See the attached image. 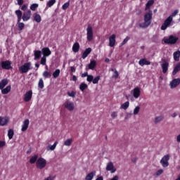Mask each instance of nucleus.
I'll list each match as a JSON object with an SVG mask.
<instances>
[{"instance_id": "f257e3e1", "label": "nucleus", "mask_w": 180, "mask_h": 180, "mask_svg": "<svg viewBox=\"0 0 180 180\" xmlns=\"http://www.w3.org/2000/svg\"><path fill=\"white\" fill-rule=\"evenodd\" d=\"M153 19V11L149 10L144 15V22L139 24V27L142 29H147L148 26L151 25V20Z\"/></svg>"}, {"instance_id": "f03ea898", "label": "nucleus", "mask_w": 180, "mask_h": 180, "mask_svg": "<svg viewBox=\"0 0 180 180\" xmlns=\"http://www.w3.org/2000/svg\"><path fill=\"white\" fill-rule=\"evenodd\" d=\"M30 70H32V62L25 63L19 68V71H20L22 74L29 72Z\"/></svg>"}, {"instance_id": "7ed1b4c3", "label": "nucleus", "mask_w": 180, "mask_h": 180, "mask_svg": "<svg viewBox=\"0 0 180 180\" xmlns=\"http://www.w3.org/2000/svg\"><path fill=\"white\" fill-rule=\"evenodd\" d=\"M86 30L87 41H92L94 40V28L91 25H89Z\"/></svg>"}, {"instance_id": "20e7f679", "label": "nucleus", "mask_w": 180, "mask_h": 180, "mask_svg": "<svg viewBox=\"0 0 180 180\" xmlns=\"http://www.w3.org/2000/svg\"><path fill=\"white\" fill-rule=\"evenodd\" d=\"M37 168L39 169H43V168L46 167V165H47V161L43 158H39L36 162Z\"/></svg>"}, {"instance_id": "39448f33", "label": "nucleus", "mask_w": 180, "mask_h": 180, "mask_svg": "<svg viewBox=\"0 0 180 180\" xmlns=\"http://www.w3.org/2000/svg\"><path fill=\"white\" fill-rule=\"evenodd\" d=\"M178 39V37L170 35L169 38H165L164 41L166 44H175Z\"/></svg>"}, {"instance_id": "423d86ee", "label": "nucleus", "mask_w": 180, "mask_h": 180, "mask_svg": "<svg viewBox=\"0 0 180 180\" xmlns=\"http://www.w3.org/2000/svg\"><path fill=\"white\" fill-rule=\"evenodd\" d=\"M63 106L69 110V112H72L74 109H75V105L72 101H70L69 100H66L63 104Z\"/></svg>"}, {"instance_id": "0eeeda50", "label": "nucleus", "mask_w": 180, "mask_h": 180, "mask_svg": "<svg viewBox=\"0 0 180 180\" xmlns=\"http://www.w3.org/2000/svg\"><path fill=\"white\" fill-rule=\"evenodd\" d=\"M172 20H173L172 17H167L160 27L161 30H167V28L171 26V23H172Z\"/></svg>"}, {"instance_id": "6e6552de", "label": "nucleus", "mask_w": 180, "mask_h": 180, "mask_svg": "<svg viewBox=\"0 0 180 180\" xmlns=\"http://www.w3.org/2000/svg\"><path fill=\"white\" fill-rule=\"evenodd\" d=\"M1 67L3 70H12V62L11 60H3L1 62Z\"/></svg>"}, {"instance_id": "1a4fd4ad", "label": "nucleus", "mask_w": 180, "mask_h": 180, "mask_svg": "<svg viewBox=\"0 0 180 180\" xmlns=\"http://www.w3.org/2000/svg\"><path fill=\"white\" fill-rule=\"evenodd\" d=\"M168 161H169V155H166L161 159L160 164L163 168H167L169 165Z\"/></svg>"}, {"instance_id": "9d476101", "label": "nucleus", "mask_w": 180, "mask_h": 180, "mask_svg": "<svg viewBox=\"0 0 180 180\" xmlns=\"http://www.w3.org/2000/svg\"><path fill=\"white\" fill-rule=\"evenodd\" d=\"M131 94L135 98V99H139L140 98V95H141V91L139 87H135L134 89L131 91Z\"/></svg>"}, {"instance_id": "9b49d317", "label": "nucleus", "mask_w": 180, "mask_h": 180, "mask_svg": "<svg viewBox=\"0 0 180 180\" xmlns=\"http://www.w3.org/2000/svg\"><path fill=\"white\" fill-rule=\"evenodd\" d=\"M105 169L106 171H110L111 174H115L116 172V167H115V165H113V162H112L107 163Z\"/></svg>"}, {"instance_id": "f8f14e48", "label": "nucleus", "mask_w": 180, "mask_h": 180, "mask_svg": "<svg viewBox=\"0 0 180 180\" xmlns=\"http://www.w3.org/2000/svg\"><path fill=\"white\" fill-rule=\"evenodd\" d=\"M160 65L162 67L163 74H167L169 67V63L165 60H163V62L160 63Z\"/></svg>"}, {"instance_id": "ddd939ff", "label": "nucleus", "mask_w": 180, "mask_h": 180, "mask_svg": "<svg viewBox=\"0 0 180 180\" xmlns=\"http://www.w3.org/2000/svg\"><path fill=\"white\" fill-rule=\"evenodd\" d=\"M32 96H33V91L32 90L27 91L24 95V98H23L24 102H30V101H32Z\"/></svg>"}, {"instance_id": "4468645a", "label": "nucleus", "mask_w": 180, "mask_h": 180, "mask_svg": "<svg viewBox=\"0 0 180 180\" xmlns=\"http://www.w3.org/2000/svg\"><path fill=\"white\" fill-rule=\"evenodd\" d=\"M180 84V79H174L172 81L170 82L169 83V86L171 89H174V88H176Z\"/></svg>"}, {"instance_id": "2eb2a0df", "label": "nucleus", "mask_w": 180, "mask_h": 180, "mask_svg": "<svg viewBox=\"0 0 180 180\" xmlns=\"http://www.w3.org/2000/svg\"><path fill=\"white\" fill-rule=\"evenodd\" d=\"M116 44V34H113L109 37V46L115 47Z\"/></svg>"}, {"instance_id": "dca6fc26", "label": "nucleus", "mask_w": 180, "mask_h": 180, "mask_svg": "<svg viewBox=\"0 0 180 180\" xmlns=\"http://www.w3.org/2000/svg\"><path fill=\"white\" fill-rule=\"evenodd\" d=\"M31 16H32V11L30 10H28L27 11L23 13L22 19L24 22H27V20L30 19Z\"/></svg>"}, {"instance_id": "f3484780", "label": "nucleus", "mask_w": 180, "mask_h": 180, "mask_svg": "<svg viewBox=\"0 0 180 180\" xmlns=\"http://www.w3.org/2000/svg\"><path fill=\"white\" fill-rule=\"evenodd\" d=\"M41 53H43V57H49V56H51V51L49 47H45L41 49Z\"/></svg>"}, {"instance_id": "a211bd4d", "label": "nucleus", "mask_w": 180, "mask_h": 180, "mask_svg": "<svg viewBox=\"0 0 180 180\" xmlns=\"http://www.w3.org/2000/svg\"><path fill=\"white\" fill-rule=\"evenodd\" d=\"M30 122L29 121V120H25L23 121L22 124V127H21V131H26V130H27V129H29V124H30Z\"/></svg>"}, {"instance_id": "6ab92c4d", "label": "nucleus", "mask_w": 180, "mask_h": 180, "mask_svg": "<svg viewBox=\"0 0 180 180\" xmlns=\"http://www.w3.org/2000/svg\"><path fill=\"white\" fill-rule=\"evenodd\" d=\"M9 123V118L8 117H0V126H6Z\"/></svg>"}, {"instance_id": "aec40b11", "label": "nucleus", "mask_w": 180, "mask_h": 180, "mask_svg": "<svg viewBox=\"0 0 180 180\" xmlns=\"http://www.w3.org/2000/svg\"><path fill=\"white\" fill-rule=\"evenodd\" d=\"M91 51H92L91 48L86 49L82 55V58H83V60H85V58H86L88 57V56H89V54H91Z\"/></svg>"}, {"instance_id": "412c9836", "label": "nucleus", "mask_w": 180, "mask_h": 180, "mask_svg": "<svg viewBox=\"0 0 180 180\" xmlns=\"http://www.w3.org/2000/svg\"><path fill=\"white\" fill-rule=\"evenodd\" d=\"M139 65H141V67H144V65H150V64H151V62H150L146 58H141L139 61Z\"/></svg>"}, {"instance_id": "4be33fe9", "label": "nucleus", "mask_w": 180, "mask_h": 180, "mask_svg": "<svg viewBox=\"0 0 180 180\" xmlns=\"http://www.w3.org/2000/svg\"><path fill=\"white\" fill-rule=\"evenodd\" d=\"M87 67L88 70H91L92 71H94V70H95V68H96V60H90V63L87 65Z\"/></svg>"}, {"instance_id": "5701e85b", "label": "nucleus", "mask_w": 180, "mask_h": 180, "mask_svg": "<svg viewBox=\"0 0 180 180\" xmlns=\"http://www.w3.org/2000/svg\"><path fill=\"white\" fill-rule=\"evenodd\" d=\"M34 60L35 61H37V60L40 59V57H41V51H39V50H35L34 51Z\"/></svg>"}, {"instance_id": "b1692460", "label": "nucleus", "mask_w": 180, "mask_h": 180, "mask_svg": "<svg viewBox=\"0 0 180 180\" xmlns=\"http://www.w3.org/2000/svg\"><path fill=\"white\" fill-rule=\"evenodd\" d=\"M33 20H34V22H37V23H40V22H41V16L40 15V14H38L37 13H34Z\"/></svg>"}, {"instance_id": "393cba45", "label": "nucleus", "mask_w": 180, "mask_h": 180, "mask_svg": "<svg viewBox=\"0 0 180 180\" xmlns=\"http://www.w3.org/2000/svg\"><path fill=\"white\" fill-rule=\"evenodd\" d=\"M11 89H12V87L11 85L7 86L5 89H0L1 91L2 95H7V94H9L11 92Z\"/></svg>"}, {"instance_id": "a878e982", "label": "nucleus", "mask_w": 180, "mask_h": 180, "mask_svg": "<svg viewBox=\"0 0 180 180\" xmlns=\"http://www.w3.org/2000/svg\"><path fill=\"white\" fill-rule=\"evenodd\" d=\"M57 144H58V141H56L53 145L48 146L46 147L47 151H54L57 147Z\"/></svg>"}, {"instance_id": "bb28decb", "label": "nucleus", "mask_w": 180, "mask_h": 180, "mask_svg": "<svg viewBox=\"0 0 180 180\" xmlns=\"http://www.w3.org/2000/svg\"><path fill=\"white\" fill-rule=\"evenodd\" d=\"M180 71V62L178 63L174 68L172 75H176Z\"/></svg>"}, {"instance_id": "cd10ccee", "label": "nucleus", "mask_w": 180, "mask_h": 180, "mask_svg": "<svg viewBox=\"0 0 180 180\" xmlns=\"http://www.w3.org/2000/svg\"><path fill=\"white\" fill-rule=\"evenodd\" d=\"M95 175H96V172H91L86 176L85 180H92L94 179V176H95Z\"/></svg>"}, {"instance_id": "c85d7f7f", "label": "nucleus", "mask_w": 180, "mask_h": 180, "mask_svg": "<svg viewBox=\"0 0 180 180\" xmlns=\"http://www.w3.org/2000/svg\"><path fill=\"white\" fill-rule=\"evenodd\" d=\"M7 84H9V80L8 79H3L0 82V89H3Z\"/></svg>"}, {"instance_id": "c756f323", "label": "nucleus", "mask_w": 180, "mask_h": 180, "mask_svg": "<svg viewBox=\"0 0 180 180\" xmlns=\"http://www.w3.org/2000/svg\"><path fill=\"white\" fill-rule=\"evenodd\" d=\"M79 43L75 42L72 46L73 53H78L79 51Z\"/></svg>"}, {"instance_id": "7c9ffc66", "label": "nucleus", "mask_w": 180, "mask_h": 180, "mask_svg": "<svg viewBox=\"0 0 180 180\" xmlns=\"http://www.w3.org/2000/svg\"><path fill=\"white\" fill-rule=\"evenodd\" d=\"M173 57H174V61H179L180 51H176L174 52Z\"/></svg>"}, {"instance_id": "2f4dec72", "label": "nucleus", "mask_w": 180, "mask_h": 180, "mask_svg": "<svg viewBox=\"0 0 180 180\" xmlns=\"http://www.w3.org/2000/svg\"><path fill=\"white\" fill-rule=\"evenodd\" d=\"M153 5H154V0L148 1L146 8H145V11H148V9H150V8H151V6H153Z\"/></svg>"}, {"instance_id": "473e14b6", "label": "nucleus", "mask_w": 180, "mask_h": 180, "mask_svg": "<svg viewBox=\"0 0 180 180\" xmlns=\"http://www.w3.org/2000/svg\"><path fill=\"white\" fill-rule=\"evenodd\" d=\"M15 135V131H13V129H10L8 131V137L9 140H12L13 139V136Z\"/></svg>"}, {"instance_id": "72a5a7b5", "label": "nucleus", "mask_w": 180, "mask_h": 180, "mask_svg": "<svg viewBox=\"0 0 180 180\" xmlns=\"http://www.w3.org/2000/svg\"><path fill=\"white\" fill-rule=\"evenodd\" d=\"M88 89V84L85 83H81L79 85V89L82 91V92H84L85 89Z\"/></svg>"}, {"instance_id": "f704fd0d", "label": "nucleus", "mask_w": 180, "mask_h": 180, "mask_svg": "<svg viewBox=\"0 0 180 180\" xmlns=\"http://www.w3.org/2000/svg\"><path fill=\"white\" fill-rule=\"evenodd\" d=\"M129 105H130V103L129 101H127V102L124 103L123 104H122L120 108L124 109V110H126L129 108Z\"/></svg>"}, {"instance_id": "c9c22d12", "label": "nucleus", "mask_w": 180, "mask_h": 180, "mask_svg": "<svg viewBox=\"0 0 180 180\" xmlns=\"http://www.w3.org/2000/svg\"><path fill=\"white\" fill-rule=\"evenodd\" d=\"M56 2H57V1L56 0H49L47 3H46V6L48 8H51V6H53Z\"/></svg>"}, {"instance_id": "e433bc0d", "label": "nucleus", "mask_w": 180, "mask_h": 180, "mask_svg": "<svg viewBox=\"0 0 180 180\" xmlns=\"http://www.w3.org/2000/svg\"><path fill=\"white\" fill-rule=\"evenodd\" d=\"M60 69H56L53 73V78H58V77H60Z\"/></svg>"}, {"instance_id": "4c0bfd02", "label": "nucleus", "mask_w": 180, "mask_h": 180, "mask_svg": "<svg viewBox=\"0 0 180 180\" xmlns=\"http://www.w3.org/2000/svg\"><path fill=\"white\" fill-rule=\"evenodd\" d=\"M72 144V139H68L64 142V146H66L68 147H70Z\"/></svg>"}, {"instance_id": "58836bf2", "label": "nucleus", "mask_w": 180, "mask_h": 180, "mask_svg": "<svg viewBox=\"0 0 180 180\" xmlns=\"http://www.w3.org/2000/svg\"><path fill=\"white\" fill-rule=\"evenodd\" d=\"M38 87L40 88V89H43V88H44V82L43 81V79H39Z\"/></svg>"}, {"instance_id": "ea45409f", "label": "nucleus", "mask_w": 180, "mask_h": 180, "mask_svg": "<svg viewBox=\"0 0 180 180\" xmlns=\"http://www.w3.org/2000/svg\"><path fill=\"white\" fill-rule=\"evenodd\" d=\"M37 161V155H34L32 157H31L30 160V164H34V162H36Z\"/></svg>"}, {"instance_id": "a19ab883", "label": "nucleus", "mask_w": 180, "mask_h": 180, "mask_svg": "<svg viewBox=\"0 0 180 180\" xmlns=\"http://www.w3.org/2000/svg\"><path fill=\"white\" fill-rule=\"evenodd\" d=\"M163 119H164V117L162 115L156 117L155 118L154 122H155V123H160V122H162Z\"/></svg>"}, {"instance_id": "79ce46f5", "label": "nucleus", "mask_w": 180, "mask_h": 180, "mask_svg": "<svg viewBox=\"0 0 180 180\" xmlns=\"http://www.w3.org/2000/svg\"><path fill=\"white\" fill-rule=\"evenodd\" d=\"M111 71H113L115 74L112 75V78H115V79L119 78V72H117L116 69H112Z\"/></svg>"}, {"instance_id": "37998d69", "label": "nucleus", "mask_w": 180, "mask_h": 180, "mask_svg": "<svg viewBox=\"0 0 180 180\" xmlns=\"http://www.w3.org/2000/svg\"><path fill=\"white\" fill-rule=\"evenodd\" d=\"M70 7V1H68L66 3H65L63 6H62V9L63 11H67V9H68V8Z\"/></svg>"}, {"instance_id": "c03bdc74", "label": "nucleus", "mask_w": 180, "mask_h": 180, "mask_svg": "<svg viewBox=\"0 0 180 180\" xmlns=\"http://www.w3.org/2000/svg\"><path fill=\"white\" fill-rule=\"evenodd\" d=\"M39 8V4H32L30 6L31 11H36Z\"/></svg>"}, {"instance_id": "a18cd8bd", "label": "nucleus", "mask_w": 180, "mask_h": 180, "mask_svg": "<svg viewBox=\"0 0 180 180\" xmlns=\"http://www.w3.org/2000/svg\"><path fill=\"white\" fill-rule=\"evenodd\" d=\"M163 173L164 170L162 169H160L155 173L154 176H160V175H162Z\"/></svg>"}, {"instance_id": "49530a36", "label": "nucleus", "mask_w": 180, "mask_h": 180, "mask_svg": "<svg viewBox=\"0 0 180 180\" xmlns=\"http://www.w3.org/2000/svg\"><path fill=\"white\" fill-rule=\"evenodd\" d=\"M46 61H47V58H46L45 56H42L41 58L40 64L41 65H46Z\"/></svg>"}, {"instance_id": "de8ad7c7", "label": "nucleus", "mask_w": 180, "mask_h": 180, "mask_svg": "<svg viewBox=\"0 0 180 180\" xmlns=\"http://www.w3.org/2000/svg\"><path fill=\"white\" fill-rule=\"evenodd\" d=\"M18 30H23L25 29V23L23 22H18Z\"/></svg>"}, {"instance_id": "09e8293b", "label": "nucleus", "mask_w": 180, "mask_h": 180, "mask_svg": "<svg viewBox=\"0 0 180 180\" xmlns=\"http://www.w3.org/2000/svg\"><path fill=\"white\" fill-rule=\"evenodd\" d=\"M100 79H101V76H97V77H93V81H92V82H93V84H98V82H99V81H100Z\"/></svg>"}, {"instance_id": "8fccbe9b", "label": "nucleus", "mask_w": 180, "mask_h": 180, "mask_svg": "<svg viewBox=\"0 0 180 180\" xmlns=\"http://www.w3.org/2000/svg\"><path fill=\"white\" fill-rule=\"evenodd\" d=\"M68 96H70V98H75V95H77V92L72 91H68Z\"/></svg>"}, {"instance_id": "3c124183", "label": "nucleus", "mask_w": 180, "mask_h": 180, "mask_svg": "<svg viewBox=\"0 0 180 180\" xmlns=\"http://www.w3.org/2000/svg\"><path fill=\"white\" fill-rule=\"evenodd\" d=\"M179 13V10H175L173 13H172V14L169 16V18H172V19L173 20L174 16H176V15H178V13Z\"/></svg>"}, {"instance_id": "603ef678", "label": "nucleus", "mask_w": 180, "mask_h": 180, "mask_svg": "<svg viewBox=\"0 0 180 180\" xmlns=\"http://www.w3.org/2000/svg\"><path fill=\"white\" fill-rule=\"evenodd\" d=\"M129 40H130V37H127L120 44V46L122 47V46H124V44H126V43H127V41H129Z\"/></svg>"}, {"instance_id": "864d4df0", "label": "nucleus", "mask_w": 180, "mask_h": 180, "mask_svg": "<svg viewBox=\"0 0 180 180\" xmlns=\"http://www.w3.org/2000/svg\"><path fill=\"white\" fill-rule=\"evenodd\" d=\"M43 77H44L45 78H50V77H51V75H50L49 72L44 71L43 72Z\"/></svg>"}, {"instance_id": "5fc2aeb1", "label": "nucleus", "mask_w": 180, "mask_h": 180, "mask_svg": "<svg viewBox=\"0 0 180 180\" xmlns=\"http://www.w3.org/2000/svg\"><path fill=\"white\" fill-rule=\"evenodd\" d=\"M93 79H94V75H89L87 76V78H86L87 82H92Z\"/></svg>"}, {"instance_id": "6e6d98bb", "label": "nucleus", "mask_w": 180, "mask_h": 180, "mask_svg": "<svg viewBox=\"0 0 180 180\" xmlns=\"http://www.w3.org/2000/svg\"><path fill=\"white\" fill-rule=\"evenodd\" d=\"M139 112H140V107L136 106L134 110V115H139Z\"/></svg>"}, {"instance_id": "4d7b16f0", "label": "nucleus", "mask_w": 180, "mask_h": 180, "mask_svg": "<svg viewBox=\"0 0 180 180\" xmlns=\"http://www.w3.org/2000/svg\"><path fill=\"white\" fill-rule=\"evenodd\" d=\"M15 15H17V18L22 17V11L20 10H16Z\"/></svg>"}, {"instance_id": "13d9d810", "label": "nucleus", "mask_w": 180, "mask_h": 180, "mask_svg": "<svg viewBox=\"0 0 180 180\" xmlns=\"http://www.w3.org/2000/svg\"><path fill=\"white\" fill-rule=\"evenodd\" d=\"M6 146V142L5 141H0V148L5 147Z\"/></svg>"}, {"instance_id": "bf43d9fd", "label": "nucleus", "mask_w": 180, "mask_h": 180, "mask_svg": "<svg viewBox=\"0 0 180 180\" xmlns=\"http://www.w3.org/2000/svg\"><path fill=\"white\" fill-rule=\"evenodd\" d=\"M111 117H112V119H115V117H117V112H112L111 113Z\"/></svg>"}, {"instance_id": "052dcab7", "label": "nucleus", "mask_w": 180, "mask_h": 180, "mask_svg": "<svg viewBox=\"0 0 180 180\" xmlns=\"http://www.w3.org/2000/svg\"><path fill=\"white\" fill-rule=\"evenodd\" d=\"M26 9H27V5H26V4L22 5L21 7V10L26 11Z\"/></svg>"}, {"instance_id": "680f3d73", "label": "nucleus", "mask_w": 180, "mask_h": 180, "mask_svg": "<svg viewBox=\"0 0 180 180\" xmlns=\"http://www.w3.org/2000/svg\"><path fill=\"white\" fill-rule=\"evenodd\" d=\"M89 75H88V72H86L83 74H82V78H85V77H87L89 76Z\"/></svg>"}, {"instance_id": "e2e57ef3", "label": "nucleus", "mask_w": 180, "mask_h": 180, "mask_svg": "<svg viewBox=\"0 0 180 180\" xmlns=\"http://www.w3.org/2000/svg\"><path fill=\"white\" fill-rule=\"evenodd\" d=\"M18 5L21 6V5H23V0H17Z\"/></svg>"}, {"instance_id": "0e129e2a", "label": "nucleus", "mask_w": 180, "mask_h": 180, "mask_svg": "<svg viewBox=\"0 0 180 180\" xmlns=\"http://www.w3.org/2000/svg\"><path fill=\"white\" fill-rule=\"evenodd\" d=\"M110 180H119V176H115L113 178H112Z\"/></svg>"}, {"instance_id": "69168bd1", "label": "nucleus", "mask_w": 180, "mask_h": 180, "mask_svg": "<svg viewBox=\"0 0 180 180\" xmlns=\"http://www.w3.org/2000/svg\"><path fill=\"white\" fill-rule=\"evenodd\" d=\"M177 143H180V134L176 136Z\"/></svg>"}, {"instance_id": "338daca9", "label": "nucleus", "mask_w": 180, "mask_h": 180, "mask_svg": "<svg viewBox=\"0 0 180 180\" xmlns=\"http://www.w3.org/2000/svg\"><path fill=\"white\" fill-rule=\"evenodd\" d=\"M70 71H71L72 72H75V71H76L75 68L71 67V68H70Z\"/></svg>"}, {"instance_id": "774afa93", "label": "nucleus", "mask_w": 180, "mask_h": 180, "mask_svg": "<svg viewBox=\"0 0 180 180\" xmlns=\"http://www.w3.org/2000/svg\"><path fill=\"white\" fill-rule=\"evenodd\" d=\"M44 180H53V178L51 176H49L46 178Z\"/></svg>"}]
</instances>
